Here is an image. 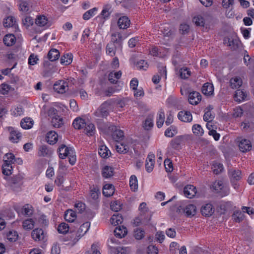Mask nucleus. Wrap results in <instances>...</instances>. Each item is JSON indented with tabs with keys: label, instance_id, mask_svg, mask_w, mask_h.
I'll list each match as a JSON object with an SVG mask.
<instances>
[{
	"label": "nucleus",
	"instance_id": "41",
	"mask_svg": "<svg viewBox=\"0 0 254 254\" xmlns=\"http://www.w3.org/2000/svg\"><path fill=\"white\" fill-rule=\"evenodd\" d=\"M72 61V55L70 53L64 54L61 58V63L63 65H68L71 63Z\"/></svg>",
	"mask_w": 254,
	"mask_h": 254
},
{
	"label": "nucleus",
	"instance_id": "57",
	"mask_svg": "<svg viewBox=\"0 0 254 254\" xmlns=\"http://www.w3.org/2000/svg\"><path fill=\"white\" fill-rule=\"evenodd\" d=\"M116 48L113 43L108 44L106 46V53L107 54L113 57L115 55Z\"/></svg>",
	"mask_w": 254,
	"mask_h": 254
},
{
	"label": "nucleus",
	"instance_id": "51",
	"mask_svg": "<svg viewBox=\"0 0 254 254\" xmlns=\"http://www.w3.org/2000/svg\"><path fill=\"white\" fill-rule=\"evenodd\" d=\"M190 74L191 71L187 67H182L180 70V75L183 79H187L189 78Z\"/></svg>",
	"mask_w": 254,
	"mask_h": 254
},
{
	"label": "nucleus",
	"instance_id": "39",
	"mask_svg": "<svg viewBox=\"0 0 254 254\" xmlns=\"http://www.w3.org/2000/svg\"><path fill=\"white\" fill-rule=\"evenodd\" d=\"M35 225V221L32 218H28L24 220L22 222L23 228L26 230L33 229Z\"/></svg>",
	"mask_w": 254,
	"mask_h": 254
},
{
	"label": "nucleus",
	"instance_id": "20",
	"mask_svg": "<svg viewBox=\"0 0 254 254\" xmlns=\"http://www.w3.org/2000/svg\"><path fill=\"white\" fill-rule=\"evenodd\" d=\"M178 118L179 120L186 123H190L192 120L191 112H179Z\"/></svg>",
	"mask_w": 254,
	"mask_h": 254
},
{
	"label": "nucleus",
	"instance_id": "63",
	"mask_svg": "<svg viewBox=\"0 0 254 254\" xmlns=\"http://www.w3.org/2000/svg\"><path fill=\"white\" fill-rule=\"evenodd\" d=\"M148 66L147 63L144 60H140L136 63V67L139 69L146 70Z\"/></svg>",
	"mask_w": 254,
	"mask_h": 254
},
{
	"label": "nucleus",
	"instance_id": "29",
	"mask_svg": "<svg viewBox=\"0 0 254 254\" xmlns=\"http://www.w3.org/2000/svg\"><path fill=\"white\" fill-rule=\"evenodd\" d=\"M60 54L59 51L56 49H52L48 53L47 58L51 62H54L59 59Z\"/></svg>",
	"mask_w": 254,
	"mask_h": 254
},
{
	"label": "nucleus",
	"instance_id": "32",
	"mask_svg": "<svg viewBox=\"0 0 254 254\" xmlns=\"http://www.w3.org/2000/svg\"><path fill=\"white\" fill-rule=\"evenodd\" d=\"M102 176L105 178H109L114 175V169L110 166H105L102 170Z\"/></svg>",
	"mask_w": 254,
	"mask_h": 254
},
{
	"label": "nucleus",
	"instance_id": "59",
	"mask_svg": "<svg viewBox=\"0 0 254 254\" xmlns=\"http://www.w3.org/2000/svg\"><path fill=\"white\" fill-rule=\"evenodd\" d=\"M68 230V225L65 223L60 224L58 227V231L60 233L65 234L66 233Z\"/></svg>",
	"mask_w": 254,
	"mask_h": 254
},
{
	"label": "nucleus",
	"instance_id": "56",
	"mask_svg": "<svg viewBox=\"0 0 254 254\" xmlns=\"http://www.w3.org/2000/svg\"><path fill=\"white\" fill-rule=\"evenodd\" d=\"M232 217L235 221L240 222L244 218V212L240 211H236L234 213Z\"/></svg>",
	"mask_w": 254,
	"mask_h": 254
},
{
	"label": "nucleus",
	"instance_id": "11",
	"mask_svg": "<svg viewBox=\"0 0 254 254\" xmlns=\"http://www.w3.org/2000/svg\"><path fill=\"white\" fill-rule=\"evenodd\" d=\"M155 164V155L149 153L146 160L145 169L148 173L151 172L154 168Z\"/></svg>",
	"mask_w": 254,
	"mask_h": 254
},
{
	"label": "nucleus",
	"instance_id": "34",
	"mask_svg": "<svg viewBox=\"0 0 254 254\" xmlns=\"http://www.w3.org/2000/svg\"><path fill=\"white\" fill-rule=\"evenodd\" d=\"M242 80L240 77H235L232 78L230 80V85L233 89H237L241 86Z\"/></svg>",
	"mask_w": 254,
	"mask_h": 254
},
{
	"label": "nucleus",
	"instance_id": "54",
	"mask_svg": "<svg viewBox=\"0 0 254 254\" xmlns=\"http://www.w3.org/2000/svg\"><path fill=\"white\" fill-rule=\"evenodd\" d=\"M14 160L15 156L11 153H6L3 157V161L4 163L12 164L14 163Z\"/></svg>",
	"mask_w": 254,
	"mask_h": 254
},
{
	"label": "nucleus",
	"instance_id": "62",
	"mask_svg": "<svg viewBox=\"0 0 254 254\" xmlns=\"http://www.w3.org/2000/svg\"><path fill=\"white\" fill-rule=\"evenodd\" d=\"M164 166L167 172H171L173 170V164L170 159H167L165 160Z\"/></svg>",
	"mask_w": 254,
	"mask_h": 254
},
{
	"label": "nucleus",
	"instance_id": "3",
	"mask_svg": "<svg viewBox=\"0 0 254 254\" xmlns=\"http://www.w3.org/2000/svg\"><path fill=\"white\" fill-rule=\"evenodd\" d=\"M107 133L111 135L117 142L122 140L124 137V131L113 125H109L108 126Z\"/></svg>",
	"mask_w": 254,
	"mask_h": 254
},
{
	"label": "nucleus",
	"instance_id": "47",
	"mask_svg": "<svg viewBox=\"0 0 254 254\" xmlns=\"http://www.w3.org/2000/svg\"><path fill=\"white\" fill-rule=\"evenodd\" d=\"M111 223L113 225H117L121 224L123 222V218L122 216L119 214L113 215L111 219Z\"/></svg>",
	"mask_w": 254,
	"mask_h": 254
},
{
	"label": "nucleus",
	"instance_id": "50",
	"mask_svg": "<svg viewBox=\"0 0 254 254\" xmlns=\"http://www.w3.org/2000/svg\"><path fill=\"white\" fill-rule=\"evenodd\" d=\"M177 132V128L175 127L171 126L168 127L165 131L164 134L166 137H172Z\"/></svg>",
	"mask_w": 254,
	"mask_h": 254
},
{
	"label": "nucleus",
	"instance_id": "1",
	"mask_svg": "<svg viewBox=\"0 0 254 254\" xmlns=\"http://www.w3.org/2000/svg\"><path fill=\"white\" fill-rule=\"evenodd\" d=\"M177 212L183 213L188 217H192L196 214L197 208L194 204L189 203L187 200H182L177 208Z\"/></svg>",
	"mask_w": 254,
	"mask_h": 254
},
{
	"label": "nucleus",
	"instance_id": "10",
	"mask_svg": "<svg viewBox=\"0 0 254 254\" xmlns=\"http://www.w3.org/2000/svg\"><path fill=\"white\" fill-rule=\"evenodd\" d=\"M201 100V95L196 91L190 92L189 95L188 100L189 103L193 105L198 104Z\"/></svg>",
	"mask_w": 254,
	"mask_h": 254
},
{
	"label": "nucleus",
	"instance_id": "26",
	"mask_svg": "<svg viewBox=\"0 0 254 254\" xmlns=\"http://www.w3.org/2000/svg\"><path fill=\"white\" fill-rule=\"evenodd\" d=\"M125 38V37H124L119 32L116 31L111 35V42H113V44L116 43L121 45Z\"/></svg>",
	"mask_w": 254,
	"mask_h": 254
},
{
	"label": "nucleus",
	"instance_id": "49",
	"mask_svg": "<svg viewBox=\"0 0 254 254\" xmlns=\"http://www.w3.org/2000/svg\"><path fill=\"white\" fill-rule=\"evenodd\" d=\"M2 173L4 175L6 176L11 175L12 171V164L4 162L2 167Z\"/></svg>",
	"mask_w": 254,
	"mask_h": 254
},
{
	"label": "nucleus",
	"instance_id": "27",
	"mask_svg": "<svg viewBox=\"0 0 254 254\" xmlns=\"http://www.w3.org/2000/svg\"><path fill=\"white\" fill-rule=\"evenodd\" d=\"M38 155L43 157H49L52 153V151L46 145H42L39 147Z\"/></svg>",
	"mask_w": 254,
	"mask_h": 254
},
{
	"label": "nucleus",
	"instance_id": "64",
	"mask_svg": "<svg viewBox=\"0 0 254 254\" xmlns=\"http://www.w3.org/2000/svg\"><path fill=\"white\" fill-rule=\"evenodd\" d=\"M147 254H158V249L154 245H149L147 248Z\"/></svg>",
	"mask_w": 254,
	"mask_h": 254
},
{
	"label": "nucleus",
	"instance_id": "19",
	"mask_svg": "<svg viewBox=\"0 0 254 254\" xmlns=\"http://www.w3.org/2000/svg\"><path fill=\"white\" fill-rule=\"evenodd\" d=\"M202 92L206 96H209L213 94L214 87L212 84L207 82L203 84L201 89Z\"/></svg>",
	"mask_w": 254,
	"mask_h": 254
},
{
	"label": "nucleus",
	"instance_id": "48",
	"mask_svg": "<svg viewBox=\"0 0 254 254\" xmlns=\"http://www.w3.org/2000/svg\"><path fill=\"white\" fill-rule=\"evenodd\" d=\"M241 45L240 41L237 39H230L228 40V46L230 47L231 49L233 50H236L240 47Z\"/></svg>",
	"mask_w": 254,
	"mask_h": 254
},
{
	"label": "nucleus",
	"instance_id": "40",
	"mask_svg": "<svg viewBox=\"0 0 254 254\" xmlns=\"http://www.w3.org/2000/svg\"><path fill=\"white\" fill-rule=\"evenodd\" d=\"M212 169L215 174L220 173L224 169L223 164L218 161H214L212 165Z\"/></svg>",
	"mask_w": 254,
	"mask_h": 254
},
{
	"label": "nucleus",
	"instance_id": "37",
	"mask_svg": "<svg viewBox=\"0 0 254 254\" xmlns=\"http://www.w3.org/2000/svg\"><path fill=\"white\" fill-rule=\"evenodd\" d=\"M247 97V94L241 90H237L234 95V99L238 102H241L245 100Z\"/></svg>",
	"mask_w": 254,
	"mask_h": 254
},
{
	"label": "nucleus",
	"instance_id": "24",
	"mask_svg": "<svg viewBox=\"0 0 254 254\" xmlns=\"http://www.w3.org/2000/svg\"><path fill=\"white\" fill-rule=\"evenodd\" d=\"M115 191V188L113 185L110 184H105L103 188V194L107 197L112 195Z\"/></svg>",
	"mask_w": 254,
	"mask_h": 254
},
{
	"label": "nucleus",
	"instance_id": "30",
	"mask_svg": "<svg viewBox=\"0 0 254 254\" xmlns=\"http://www.w3.org/2000/svg\"><path fill=\"white\" fill-rule=\"evenodd\" d=\"M52 124L54 127H59L63 124V120L62 118L57 115L56 113H54L52 115Z\"/></svg>",
	"mask_w": 254,
	"mask_h": 254
},
{
	"label": "nucleus",
	"instance_id": "28",
	"mask_svg": "<svg viewBox=\"0 0 254 254\" xmlns=\"http://www.w3.org/2000/svg\"><path fill=\"white\" fill-rule=\"evenodd\" d=\"M3 41L4 44L7 46H11L15 44L16 38L12 34H6L4 36Z\"/></svg>",
	"mask_w": 254,
	"mask_h": 254
},
{
	"label": "nucleus",
	"instance_id": "17",
	"mask_svg": "<svg viewBox=\"0 0 254 254\" xmlns=\"http://www.w3.org/2000/svg\"><path fill=\"white\" fill-rule=\"evenodd\" d=\"M90 226V223L89 222H86L83 223L77 232V236L80 239L81 237L83 236L89 230Z\"/></svg>",
	"mask_w": 254,
	"mask_h": 254
},
{
	"label": "nucleus",
	"instance_id": "53",
	"mask_svg": "<svg viewBox=\"0 0 254 254\" xmlns=\"http://www.w3.org/2000/svg\"><path fill=\"white\" fill-rule=\"evenodd\" d=\"M97 9L96 7H94L87 11L83 15V19L85 20L89 19L91 17L95 14V12L97 11Z\"/></svg>",
	"mask_w": 254,
	"mask_h": 254
},
{
	"label": "nucleus",
	"instance_id": "22",
	"mask_svg": "<svg viewBox=\"0 0 254 254\" xmlns=\"http://www.w3.org/2000/svg\"><path fill=\"white\" fill-rule=\"evenodd\" d=\"M58 139V135L57 132L54 131H49L46 135L47 141L50 144H54Z\"/></svg>",
	"mask_w": 254,
	"mask_h": 254
},
{
	"label": "nucleus",
	"instance_id": "21",
	"mask_svg": "<svg viewBox=\"0 0 254 254\" xmlns=\"http://www.w3.org/2000/svg\"><path fill=\"white\" fill-rule=\"evenodd\" d=\"M99 155L104 158H107L110 156L111 153L108 148L104 144H100L98 149Z\"/></svg>",
	"mask_w": 254,
	"mask_h": 254
},
{
	"label": "nucleus",
	"instance_id": "5",
	"mask_svg": "<svg viewBox=\"0 0 254 254\" xmlns=\"http://www.w3.org/2000/svg\"><path fill=\"white\" fill-rule=\"evenodd\" d=\"M212 188L216 192L220 193L222 196H225L229 194V188L224 186L222 181H216L212 185Z\"/></svg>",
	"mask_w": 254,
	"mask_h": 254
},
{
	"label": "nucleus",
	"instance_id": "4",
	"mask_svg": "<svg viewBox=\"0 0 254 254\" xmlns=\"http://www.w3.org/2000/svg\"><path fill=\"white\" fill-rule=\"evenodd\" d=\"M31 237L35 242L45 243L48 240V235L41 228H36L31 232Z\"/></svg>",
	"mask_w": 254,
	"mask_h": 254
},
{
	"label": "nucleus",
	"instance_id": "55",
	"mask_svg": "<svg viewBox=\"0 0 254 254\" xmlns=\"http://www.w3.org/2000/svg\"><path fill=\"white\" fill-rule=\"evenodd\" d=\"M165 115L164 112H160L158 116L157 117L156 124L158 128H160L162 127L164 121H165Z\"/></svg>",
	"mask_w": 254,
	"mask_h": 254
},
{
	"label": "nucleus",
	"instance_id": "42",
	"mask_svg": "<svg viewBox=\"0 0 254 254\" xmlns=\"http://www.w3.org/2000/svg\"><path fill=\"white\" fill-rule=\"evenodd\" d=\"M193 133L197 136H201L204 133V131L201 126L199 124H194L192 127Z\"/></svg>",
	"mask_w": 254,
	"mask_h": 254
},
{
	"label": "nucleus",
	"instance_id": "16",
	"mask_svg": "<svg viewBox=\"0 0 254 254\" xmlns=\"http://www.w3.org/2000/svg\"><path fill=\"white\" fill-rule=\"evenodd\" d=\"M115 104V101L112 99H109L103 102L100 106L99 111H107L112 109Z\"/></svg>",
	"mask_w": 254,
	"mask_h": 254
},
{
	"label": "nucleus",
	"instance_id": "14",
	"mask_svg": "<svg viewBox=\"0 0 254 254\" xmlns=\"http://www.w3.org/2000/svg\"><path fill=\"white\" fill-rule=\"evenodd\" d=\"M142 126L145 130H151L154 126V117L152 115L147 117L144 121L142 122Z\"/></svg>",
	"mask_w": 254,
	"mask_h": 254
},
{
	"label": "nucleus",
	"instance_id": "7",
	"mask_svg": "<svg viewBox=\"0 0 254 254\" xmlns=\"http://www.w3.org/2000/svg\"><path fill=\"white\" fill-rule=\"evenodd\" d=\"M130 142V139H127L122 143H117L116 145L117 151L120 153H127L129 150Z\"/></svg>",
	"mask_w": 254,
	"mask_h": 254
},
{
	"label": "nucleus",
	"instance_id": "58",
	"mask_svg": "<svg viewBox=\"0 0 254 254\" xmlns=\"http://www.w3.org/2000/svg\"><path fill=\"white\" fill-rule=\"evenodd\" d=\"M110 206L111 209L115 212H118L122 209V204L117 200L112 202Z\"/></svg>",
	"mask_w": 254,
	"mask_h": 254
},
{
	"label": "nucleus",
	"instance_id": "6",
	"mask_svg": "<svg viewBox=\"0 0 254 254\" xmlns=\"http://www.w3.org/2000/svg\"><path fill=\"white\" fill-rule=\"evenodd\" d=\"M237 141L239 149L241 151L247 152L251 150L252 145L251 141L249 139L242 137H239L237 138Z\"/></svg>",
	"mask_w": 254,
	"mask_h": 254
},
{
	"label": "nucleus",
	"instance_id": "23",
	"mask_svg": "<svg viewBox=\"0 0 254 254\" xmlns=\"http://www.w3.org/2000/svg\"><path fill=\"white\" fill-rule=\"evenodd\" d=\"M84 131L85 134L89 136H93L96 133V128L94 125L91 123H87L85 124Z\"/></svg>",
	"mask_w": 254,
	"mask_h": 254
},
{
	"label": "nucleus",
	"instance_id": "25",
	"mask_svg": "<svg viewBox=\"0 0 254 254\" xmlns=\"http://www.w3.org/2000/svg\"><path fill=\"white\" fill-rule=\"evenodd\" d=\"M127 233L126 227L123 226H120L116 228L114 230L115 236L119 238L124 237Z\"/></svg>",
	"mask_w": 254,
	"mask_h": 254
},
{
	"label": "nucleus",
	"instance_id": "43",
	"mask_svg": "<svg viewBox=\"0 0 254 254\" xmlns=\"http://www.w3.org/2000/svg\"><path fill=\"white\" fill-rule=\"evenodd\" d=\"M35 23L40 27L47 26L48 24V19L44 15L39 16L35 20Z\"/></svg>",
	"mask_w": 254,
	"mask_h": 254
},
{
	"label": "nucleus",
	"instance_id": "31",
	"mask_svg": "<svg viewBox=\"0 0 254 254\" xmlns=\"http://www.w3.org/2000/svg\"><path fill=\"white\" fill-rule=\"evenodd\" d=\"M129 187L131 191L135 192L138 190V180L137 177L132 175L130 176L129 181Z\"/></svg>",
	"mask_w": 254,
	"mask_h": 254
},
{
	"label": "nucleus",
	"instance_id": "33",
	"mask_svg": "<svg viewBox=\"0 0 254 254\" xmlns=\"http://www.w3.org/2000/svg\"><path fill=\"white\" fill-rule=\"evenodd\" d=\"M34 122L30 118H25L22 120L20 123L21 127L25 129L31 128L33 125Z\"/></svg>",
	"mask_w": 254,
	"mask_h": 254
},
{
	"label": "nucleus",
	"instance_id": "35",
	"mask_svg": "<svg viewBox=\"0 0 254 254\" xmlns=\"http://www.w3.org/2000/svg\"><path fill=\"white\" fill-rule=\"evenodd\" d=\"M76 214L72 210H67L65 212L64 219L66 221L73 222L76 218Z\"/></svg>",
	"mask_w": 254,
	"mask_h": 254
},
{
	"label": "nucleus",
	"instance_id": "61",
	"mask_svg": "<svg viewBox=\"0 0 254 254\" xmlns=\"http://www.w3.org/2000/svg\"><path fill=\"white\" fill-rule=\"evenodd\" d=\"M193 21L197 26H203L205 24L204 18L200 15L194 17Z\"/></svg>",
	"mask_w": 254,
	"mask_h": 254
},
{
	"label": "nucleus",
	"instance_id": "36",
	"mask_svg": "<svg viewBox=\"0 0 254 254\" xmlns=\"http://www.w3.org/2000/svg\"><path fill=\"white\" fill-rule=\"evenodd\" d=\"M122 74L121 71L111 72L109 74V80L112 83H116L121 77Z\"/></svg>",
	"mask_w": 254,
	"mask_h": 254
},
{
	"label": "nucleus",
	"instance_id": "44",
	"mask_svg": "<svg viewBox=\"0 0 254 254\" xmlns=\"http://www.w3.org/2000/svg\"><path fill=\"white\" fill-rule=\"evenodd\" d=\"M21 212L23 215L30 216L33 214V207L31 205L25 204L21 208Z\"/></svg>",
	"mask_w": 254,
	"mask_h": 254
},
{
	"label": "nucleus",
	"instance_id": "18",
	"mask_svg": "<svg viewBox=\"0 0 254 254\" xmlns=\"http://www.w3.org/2000/svg\"><path fill=\"white\" fill-rule=\"evenodd\" d=\"M231 181H238L242 178L241 172L238 169H230L228 172Z\"/></svg>",
	"mask_w": 254,
	"mask_h": 254
},
{
	"label": "nucleus",
	"instance_id": "9",
	"mask_svg": "<svg viewBox=\"0 0 254 254\" xmlns=\"http://www.w3.org/2000/svg\"><path fill=\"white\" fill-rule=\"evenodd\" d=\"M196 188L193 185H188L184 188V195L187 198H193L196 195Z\"/></svg>",
	"mask_w": 254,
	"mask_h": 254
},
{
	"label": "nucleus",
	"instance_id": "2",
	"mask_svg": "<svg viewBox=\"0 0 254 254\" xmlns=\"http://www.w3.org/2000/svg\"><path fill=\"white\" fill-rule=\"evenodd\" d=\"M59 157L61 159H64L68 157L69 163L73 165L76 161L75 152L72 147H67L65 145H61L58 149Z\"/></svg>",
	"mask_w": 254,
	"mask_h": 254
},
{
	"label": "nucleus",
	"instance_id": "8",
	"mask_svg": "<svg viewBox=\"0 0 254 254\" xmlns=\"http://www.w3.org/2000/svg\"><path fill=\"white\" fill-rule=\"evenodd\" d=\"M54 89L59 93H64L68 89V83L64 80H59L54 84Z\"/></svg>",
	"mask_w": 254,
	"mask_h": 254
},
{
	"label": "nucleus",
	"instance_id": "60",
	"mask_svg": "<svg viewBox=\"0 0 254 254\" xmlns=\"http://www.w3.org/2000/svg\"><path fill=\"white\" fill-rule=\"evenodd\" d=\"M215 114L214 112H205L203 115V120L208 123L211 122L214 118Z\"/></svg>",
	"mask_w": 254,
	"mask_h": 254
},
{
	"label": "nucleus",
	"instance_id": "15",
	"mask_svg": "<svg viewBox=\"0 0 254 254\" xmlns=\"http://www.w3.org/2000/svg\"><path fill=\"white\" fill-rule=\"evenodd\" d=\"M130 21L126 16H123L119 18L118 21V25L120 29H126L130 25Z\"/></svg>",
	"mask_w": 254,
	"mask_h": 254
},
{
	"label": "nucleus",
	"instance_id": "46",
	"mask_svg": "<svg viewBox=\"0 0 254 254\" xmlns=\"http://www.w3.org/2000/svg\"><path fill=\"white\" fill-rule=\"evenodd\" d=\"M7 240L11 242H15L18 238V234L15 231L10 230L6 235Z\"/></svg>",
	"mask_w": 254,
	"mask_h": 254
},
{
	"label": "nucleus",
	"instance_id": "13",
	"mask_svg": "<svg viewBox=\"0 0 254 254\" xmlns=\"http://www.w3.org/2000/svg\"><path fill=\"white\" fill-rule=\"evenodd\" d=\"M200 211L202 215L210 216L214 213V208L211 203H208L201 206Z\"/></svg>",
	"mask_w": 254,
	"mask_h": 254
},
{
	"label": "nucleus",
	"instance_id": "52",
	"mask_svg": "<svg viewBox=\"0 0 254 254\" xmlns=\"http://www.w3.org/2000/svg\"><path fill=\"white\" fill-rule=\"evenodd\" d=\"M16 20L14 17L8 16L3 21V25L4 27H12L15 25Z\"/></svg>",
	"mask_w": 254,
	"mask_h": 254
},
{
	"label": "nucleus",
	"instance_id": "38",
	"mask_svg": "<svg viewBox=\"0 0 254 254\" xmlns=\"http://www.w3.org/2000/svg\"><path fill=\"white\" fill-rule=\"evenodd\" d=\"M85 124L83 119L77 117L74 120L72 123V126L75 129H80L83 127Z\"/></svg>",
	"mask_w": 254,
	"mask_h": 254
},
{
	"label": "nucleus",
	"instance_id": "12",
	"mask_svg": "<svg viewBox=\"0 0 254 254\" xmlns=\"http://www.w3.org/2000/svg\"><path fill=\"white\" fill-rule=\"evenodd\" d=\"M8 130L10 133V140L14 143L18 142L21 136V133L12 127H8Z\"/></svg>",
	"mask_w": 254,
	"mask_h": 254
},
{
	"label": "nucleus",
	"instance_id": "45",
	"mask_svg": "<svg viewBox=\"0 0 254 254\" xmlns=\"http://www.w3.org/2000/svg\"><path fill=\"white\" fill-rule=\"evenodd\" d=\"M100 194V189L99 187L96 186V187H93L92 188H91L90 190V197L94 200H97L99 195Z\"/></svg>",
	"mask_w": 254,
	"mask_h": 254
}]
</instances>
